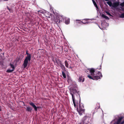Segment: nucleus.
Here are the masks:
<instances>
[{"label": "nucleus", "mask_w": 124, "mask_h": 124, "mask_svg": "<svg viewBox=\"0 0 124 124\" xmlns=\"http://www.w3.org/2000/svg\"><path fill=\"white\" fill-rule=\"evenodd\" d=\"M70 94L72 96V98L74 106L75 108H77V110L80 115H82V114L84 112L85 109H83L84 106L83 104L80 103V101H79V105L78 108V101L75 100V95L79 97V95L78 92L76 90L73 89L70 91Z\"/></svg>", "instance_id": "nucleus-1"}, {"label": "nucleus", "mask_w": 124, "mask_h": 124, "mask_svg": "<svg viewBox=\"0 0 124 124\" xmlns=\"http://www.w3.org/2000/svg\"><path fill=\"white\" fill-rule=\"evenodd\" d=\"M90 72L92 76L90 75L87 76L90 79L97 80L100 78V76L97 75V74H95V71L93 69H90Z\"/></svg>", "instance_id": "nucleus-2"}, {"label": "nucleus", "mask_w": 124, "mask_h": 124, "mask_svg": "<svg viewBox=\"0 0 124 124\" xmlns=\"http://www.w3.org/2000/svg\"><path fill=\"white\" fill-rule=\"evenodd\" d=\"M26 54H27V56L26 57L23 65V66L24 68H25L27 66L28 61H30L31 59V55L30 54L28 53L27 51H26Z\"/></svg>", "instance_id": "nucleus-3"}, {"label": "nucleus", "mask_w": 124, "mask_h": 124, "mask_svg": "<svg viewBox=\"0 0 124 124\" xmlns=\"http://www.w3.org/2000/svg\"><path fill=\"white\" fill-rule=\"evenodd\" d=\"M71 62L70 61H65V66L67 68L69 69H72V67L70 65H69L71 64Z\"/></svg>", "instance_id": "nucleus-4"}, {"label": "nucleus", "mask_w": 124, "mask_h": 124, "mask_svg": "<svg viewBox=\"0 0 124 124\" xmlns=\"http://www.w3.org/2000/svg\"><path fill=\"white\" fill-rule=\"evenodd\" d=\"M44 15L47 18H50V16H52V15L51 14H50L47 11H46L44 13Z\"/></svg>", "instance_id": "nucleus-5"}, {"label": "nucleus", "mask_w": 124, "mask_h": 124, "mask_svg": "<svg viewBox=\"0 0 124 124\" xmlns=\"http://www.w3.org/2000/svg\"><path fill=\"white\" fill-rule=\"evenodd\" d=\"M85 80L84 78L82 76H79V77L78 81L80 82H83Z\"/></svg>", "instance_id": "nucleus-6"}, {"label": "nucleus", "mask_w": 124, "mask_h": 124, "mask_svg": "<svg viewBox=\"0 0 124 124\" xmlns=\"http://www.w3.org/2000/svg\"><path fill=\"white\" fill-rule=\"evenodd\" d=\"M29 104L30 105L32 106V107L34 108L35 111H37V108L36 107V106L35 105L34 103L32 102H30L29 103Z\"/></svg>", "instance_id": "nucleus-7"}, {"label": "nucleus", "mask_w": 124, "mask_h": 124, "mask_svg": "<svg viewBox=\"0 0 124 124\" xmlns=\"http://www.w3.org/2000/svg\"><path fill=\"white\" fill-rule=\"evenodd\" d=\"M119 5V3L118 2H115L113 3L112 6L114 8H116Z\"/></svg>", "instance_id": "nucleus-8"}, {"label": "nucleus", "mask_w": 124, "mask_h": 124, "mask_svg": "<svg viewBox=\"0 0 124 124\" xmlns=\"http://www.w3.org/2000/svg\"><path fill=\"white\" fill-rule=\"evenodd\" d=\"M70 19L69 18H66L65 20V22L66 24H67L70 23Z\"/></svg>", "instance_id": "nucleus-9"}, {"label": "nucleus", "mask_w": 124, "mask_h": 124, "mask_svg": "<svg viewBox=\"0 0 124 124\" xmlns=\"http://www.w3.org/2000/svg\"><path fill=\"white\" fill-rule=\"evenodd\" d=\"M32 109L30 107H26V110L28 111L31 112Z\"/></svg>", "instance_id": "nucleus-10"}, {"label": "nucleus", "mask_w": 124, "mask_h": 124, "mask_svg": "<svg viewBox=\"0 0 124 124\" xmlns=\"http://www.w3.org/2000/svg\"><path fill=\"white\" fill-rule=\"evenodd\" d=\"M101 16L103 18H105L107 19H109V18L108 17L105 16L103 14H102L101 15Z\"/></svg>", "instance_id": "nucleus-11"}, {"label": "nucleus", "mask_w": 124, "mask_h": 124, "mask_svg": "<svg viewBox=\"0 0 124 124\" xmlns=\"http://www.w3.org/2000/svg\"><path fill=\"white\" fill-rule=\"evenodd\" d=\"M46 11L43 10H41L38 11L39 13H42L44 14V13Z\"/></svg>", "instance_id": "nucleus-12"}, {"label": "nucleus", "mask_w": 124, "mask_h": 124, "mask_svg": "<svg viewBox=\"0 0 124 124\" xmlns=\"http://www.w3.org/2000/svg\"><path fill=\"white\" fill-rule=\"evenodd\" d=\"M107 3L110 7H111L112 6V3L111 2H110V1H108L107 2Z\"/></svg>", "instance_id": "nucleus-13"}, {"label": "nucleus", "mask_w": 124, "mask_h": 124, "mask_svg": "<svg viewBox=\"0 0 124 124\" xmlns=\"http://www.w3.org/2000/svg\"><path fill=\"white\" fill-rule=\"evenodd\" d=\"M62 75L63 76V77L64 78H66V76L65 74L63 72H62Z\"/></svg>", "instance_id": "nucleus-14"}, {"label": "nucleus", "mask_w": 124, "mask_h": 124, "mask_svg": "<svg viewBox=\"0 0 124 124\" xmlns=\"http://www.w3.org/2000/svg\"><path fill=\"white\" fill-rule=\"evenodd\" d=\"M14 70H13V69H12L11 70H10V69L8 70L7 71L8 72L10 73L11 72H13Z\"/></svg>", "instance_id": "nucleus-15"}, {"label": "nucleus", "mask_w": 124, "mask_h": 124, "mask_svg": "<svg viewBox=\"0 0 124 124\" xmlns=\"http://www.w3.org/2000/svg\"><path fill=\"white\" fill-rule=\"evenodd\" d=\"M97 75L100 76L101 77H102V75L101 74V72H98L97 73Z\"/></svg>", "instance_id": "nucleus-16"}, {"label": "nucleus", "mask_w": 124, "mask_h": 124, "mask_svg": "<svg viewBox=\"0 0 124 124\" xmlns=\"http://www.w3.org/2000/svg\"><path fill=\"white\" fill-rule=\"evenodd\" d=\"M50 10L51 11H53L54 14H55L53 10V8L52 7H50Z\"/></svg>", "instance_id": "nucleus-17"}, {"label": "nucleus", "mask_w": 124, "mask_h": 124, "mask_svg": "<svg viewBox=\"0 0 124 124\" xmlns=\"http://www.w3.org/2000/svg\"><path fill=\"white\" fill-rule=\"evenodd\" d=\"M120 17L122 18H123L124 17V13H123L121 14L120 16Z\"/></svg>", "instance_id": "nucleus-18"}, {"label": "nucleus", "mask_w": 124, "mask_h": 124, "mask_svg": "<svg viewBox=\"0 0 124 124\" xmlns=\"http://www.w3.org/2000/svg\"><path fill=\"white\" fill-rule=\"evenodd\" d=\"M10 65L12 69H13V70H14V69L15 68L14 67L13 65L12 64H10Z\"/></svg>", "instance_id": "nucleus-19"}, {"label": "nucleus", "mask_w": 124, "mask_h": 124, "mask_svg": "<svg viewBox=\"0 0 124 124\" xmlns=\"http://www.w3.org/2000/svg\"><path fill=\"white\" fill-rule=\"evenodd\" d=\"M93 2L94 5L95 6L96 8H98V7L96 4L93 1Z\"/></svg>", "instance_id": "nucleus-20"}, {"label": "nucleus", "mask_w": 124, "mask_h": 124, "mask_svg": "<svg viewBox=\"0 0 124 124\" xmlns=\"http://www.w3.org/2000/svg\"><path fill=\"white\" fill-rule=\"evenodd\" d=\"M120 6H121L122 7H124V2L121 3L120 4Z\"/></svg>", "instance_id": "nucleus-21"}, {"label": "nucleus", "mask_w": 124, "mask_h": 124, "mask_svg": "<svg viewBox=\"0 0 124 124\" xmlns=\"http://www.w3.org/2000/svg\"><path fill=\"white\" fill-rule=\"evenodd\" d=\"M60 66L62 68H64V66L62 65V64H61V63H60Z\"/></svg>", "instance_id": "nucleus-22"}, {"label": "nucleus", "mask_w": 124, "mask_h": 124, "mask_svg": "<svg viewBox=\"0 0 124 124\" xmlns=\"http://www.w3.org/2000/svg\"><path fill=\"white\" fill-rule=\"evenodd\" d=\"M121 9L122 11H124V8L122 7H121Z\"/></svg>", "instance_id": "nucleus-23"}, {"label": "nucleus", "mask_w": 124, "mask_h": 124, "mask_svg": "<svg viewBox=\"0 0 124 124\" xmlns=\"http://www.w3.org/2000/svg\"><path fill=\"white\" fill-rule=\"evenodd\" d=\"M106 13L108 15H109V16H111L110 14L108 12H106Z\"/></svg>", "instance_id": "nucleus-24"}, {"label": "nucleus", "mask_w": 124, "mask_h": 124, "mask_svg": "<svg viewBox=\"0 0 124 124\" xmlns=\"http://www.w3.org/2000/svg\"><path fill=\"white\" fill-rule=\"evenodd\" d=\"M55 21L56 22H58V23H60V20H59L58 21Z\"/></svg>", "instance_id": "nucleus-25"}, {"label": "nucleus", "mask_w": 124, "mask_h": 124, "mask_svg": "<svg viewBox=\"0 0 124 124\" xmlns=\"http://www.w3.org/2000/svg\"><path fill=\"white\" fill-rule=\"evenodd\" d=\"M83 23L82 21H81L80 22V23Z\"/></svg>", "instance_id": "nucleus-26"}, {"label": "nucleus", "mask_w": 124, "mask_h": 124, "mask_svg": "<svg viewBox=\"0 0 124 124\" xmlns=\"http://www.w3.org/2000/svg\"><path fill=\"white\" fill-rule=\"evenodd\" d=\"M109 0H105L106 1H108Z\"/></svg>", "instance_id": "nucleus-27"}, {"label": "nucleus", "mask_w": 124, "mask_h": 124, "mask_svg": "<svg viewBox=\"0 0 124 124\" xmlns=\"http://www.w3.org/2000/svg\"><path fill=\"white\" fill-rule=\"evenodd\" d=\"M0 111H1V110H0Z\"/></svg>", "instance_id": "nucleus-28"}]
</instances>
